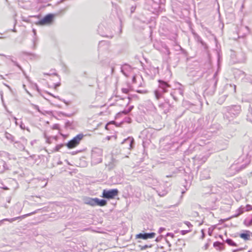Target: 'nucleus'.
Masks as SVG:
<instances>
[{
	"instance_id": "1",
	"label": "nucleus",
	"mask_w": 252,
	"mask_h": 252,
	"mask_svg": "<svg viewBox=\"0 0 252 252\" xmlns=\"http://www.w3.org/2000/svg\"><path fill=\"white\" fill-rule=\"evenodd\" d=\"M84 136L85 135L83 133H79L77 134L67 142L66 144V147L69 149H72L76 148L80 144Z\"/></svg>"
},
{
	"instance_id": "2",
	"label": "nucleus",
	"mask_w": 252,
	"mask_h": 252,
	"mask_svg": "<svg viewBox=\"0 0 252 252\" xmlns=\"http://www.w3.org/2000/svg\"><path fill=\"white\" fill-rule=\"evenodd\" d=\"M119 191L117 189H112L110 190L104 189L102 192V197L107 199H114L117 196Z\"/></svg>"
},
{
	"instance_id": "3",
	"label": "nucleus",
	"mask_w": 252,
	"mask_h": 252,
	"mask_svg": "<svg viewBox=\"0 0 252 252\" xmlns=\"http://www.w3.org/2000/svg\"><path fill=\"white\" fill-rule=\"evenodd\" d=\"M54 15L49 14L46 15L44 18L39 21L38 23L40 25H49L53 22Z\"/></svg>"
},
{
	"instance_id": "4",
	"label": "nucleus",
	"mask_w": 252,
	"mask_h": 252,
	"mask_svg": "<svg viewBox=\"0 0 252 252\" xmlns=\"http://www.w3.org/2000/svg\"><path fill=\"white\" fill-rule=\"evenodd\" d=\"M156 233L151 232L149 233H139L135 235L136 239H141L143 240H147L148 239H152L155 237Z\"/></svg>"
},
{
	"instance_id": "5",
	"label": "nucleus",
	"mask_w": 252,
	"mask_h": 252,
	"mask_svg": "<svg viewBox=\"0 0 252 252\" xmlns=\"http://www.w3.org/2000/svg\"><path fill=\"white\" fill-rule=\"evenodd\" d=\"M96 199H97V198H90L86 201L85 203L86 204L90 205L91 206H96Z\"/></svg>"
},
{
	"instance_id": "6",
	"label": "nucleus",
	"mask_w": 252,
	"mask_h": 252,
	"mask_svg": "<svg viewBox=\"0 0 252 252\" xmlns=\"http://www.w3.org/2000/svg\"><path fill=\"white\" fill-rule=\"evenodd\" d=\"M107 204V201L105 200H99L98 198L96 199V206H104Z\"/></svg>"
},
{
	"instance_id": "7",
	"label": "nucleus",
	"mask_w": 252,
	"mask_h": 252,
	"mask_svg": "<svg viewBox=\"0 0 252 252\" xmlns=\"http://www.w3.org/2000/svg\"><path fill=\"white\" fill-rule=\"evenodd\" d=\"M29 215V214H27V215H24V216H21V217H18L12 218L11 219H6L5 220L9 221L10 222H12L17 220L18 219L24 218H25V216H28Z\"/></svg>"
},
{
	"instance_id": "8",
	"label": "nucleus",
	"mask_w": 252,
	"mask_h": 252,
	"mask_svg": "<svg viewBox=\"0 0 252 252\" xmlns=\"http://www.w3.org/2000/svg\"><path fill=\"white\" fill-rule=\"evenodd\" d=\"M240 237L244 240H248L249 239L250 235L247 233H241L240 234Z\"/></svg>"
},
{
	"instance_id": "9",
	"label": "nucleus",
	"mask_w": 252,
	"mask_h": 252,
	"mask_svg": "<svg viewBox=\"0 0 252 252\" xmlns=\"http://www.w3.org/2000/svg\"><path fill=\"white\" fill-rule=\"evenodd\" d=\"M63 144L58 145L55 148L54 151L55 152H58L61 148L63 147Z\"/></svg>"
},
{
	"instance_id": "10",
	"label": "nucleus",
	"mask_w": 252,
	"mask_h": 252,
	"mask_svg": "<svg viewBox=\"0 0 252 252\" xmlns=\"http://www.w3.org/2000/svg\"><path fill=\"white\" fill-rule=\"evenodd\" d=\"M227 243L230 246H236V244H235V243L231 240H227Z\"/></svg>"
},
{
	"instance_id": "11",
	"label": "nucleus",
	"mask_w": 252,
	"mask_h": 252,
	"mask_svg": "<svg viewBox=\"0 0 252 252\" xmlns=\"http://www.w3.org/2000/svg\"><path fill=\"white\" fill-rule=\"evenodd\" d=\"M158 82L160 83H161L162 84H164L166 86H167V87H169V85L167 84V83L164 81H161V80H159Z\"/></svg>"
},
{
	"instance_id": "12",
	"label": "nucleus",
	"mask_w": 252,
	"mask_h": 252,
	"mask_svg": "<svg viewBox=\"0 0 252 252\" xmlns=\"http://www.w3.org/2000/svg\"><path fill=\"white\" fill-rule=\"evenodd\" d=\"M122 92L125 94H127L128 92V90L127 89H122Z\"/></svg>"
},
{
	"instance_id": "13",
	"label": "nucleus",
	"mask_w": 252,
	"mask_h": 252,
	"mask_svg": "<svg viewBox=\"0 0 252 252\" xmlns=\"http://www.w3.org/2000/svg\"><path fill=\"white\" fill-rule=\"evenodd\" d=\"M133 83H136V78H135V76H133Z\"/></svg>"
},
{
	"instance_id": "14",
	"label": "nucleus",
	"mask_w": 252,
	"mask_h": 252,
	"mask_svg": "<svg viewBox=\"0 0 252 252\" xmlns=\"http://www.w3.org/2000/svg\"><path fill=\"white\" fill-rule=\"evenodd\" d=\"M186 233L185 231H182V234H185Z\"/></svg>"
},
{
	"instance_id": "15",
	"label": "nucleus",
	"mask_w": 252,
	"mask_h": 252,
	"mask_svg": "<svg viewBox=\"0 0 252 252\" xmlns=\"http://www.w3.org/2000/svg\"><path fill=\"white\" fill-rule=\"evenodd\" d=\"M132 142H133V141H131V145L132 144Z\"/></svg>"
}]
</instances>
